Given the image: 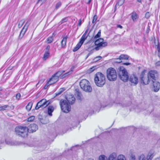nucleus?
I'll return each mask as SVG.
<instances>
[{"mask_svg":"<svg viewBox=\"0 0 160 160\" xmlns=\"http://www.w3.org/2000/svg\"><path fill=\"white\" fill-rule=\"evenodd\" d=\"M94 81L96 85L99 87H102L105 83V78L104 74L100 72L95 75Z\"/></svg>","mask_w":160,"mask_h":160,"instance_id":"f257e3e1","label":"nucleus"},{"mask_svg":"<svg viewBox=\"0 0 160 160\" xmlns=\"http://www.w3.org/2000/svg\"><path fill=\"white\" fill-rule=\"evenodd\" d=\"M107 77L110 81H115L117 77V73L115 70L112 68L108 69L107 70Z\"/></svg>","mask_w":160,"mask_h":160,"instance_id":"f03ea898","label":"nucleus"},{"mask_svg":"<svg viewBox=\"0 0 160 160\" xmlns=\"http://www.w3.org/2000/svg\"><path fill=\"white\" fill-rule=\"evenodd\" d=\"M81 88L86 92H91L92 88L89 81L86 79L82 80L79 83Z\"/></svg>","mask_w":160,"mask_h":160,"instance_id":"7ed1b4c3","label":"nucleus"},{"mask_svg":"<svg viewBox=\"0 0 160 160\" xmlns=\"http://www.w3.org/2000/svg\"><path fill=\"white\" fill-rule=\"evenodd\" d=\"M15 132L18 135L22 137H27L28 133V128L21 126L16 127L15 128Z\"/></svg>","mask_w":160,"mask_h":160,"instance_id":"20e7f679","label":"nucleus"},{"mask_svg":"<svg viewBox=\"0 0 160 160\" xmlns=\"http://www.w3.org/2000/svg\"><path fill=\"white\" fill-rule=\"evenodd\" d=\"M118 75L120 79L124 82L127 81L128 79V73L123 67H120L119 68Z\"/></svg>","mask_w":160,"mask_h":160,"instance_id":"39448f33","label":"nucleus"},{"mask_svg":"<svg viewBox=\"0 0 160 160\" xmlns=\"http://www.w3.org/2000/svg\"><path fill=\"white\" fill-rule=\"evenodd\" d=\"M60 105L62 111L65 113H68L71 110V107L66 100H61L60 102Z\"/></svg>","mask_w":160,"mask_h":160,"instance_id":"423d86ee","label":"nucleus"},{"mask_svg":"<svg viewBox=\"0 0 160 160\" xmlns=\"http://www.w3.org/2000/svg\"><path fill=\"white\" fill-rule=\"evenodd\" d=\"M146 72V71L144 70L142 72L140 75L141 82V83L143 85L148 84L150 82L149 76L145 74Z\"/></svg>","mask_w":160,"mask_h":160,"instance_id":"0eeeda50","label":"nucleus"},{"mask_svg":"<svg viewBox=\"0 0 160 160\" xmlns=\"http://www.w3.org/2000/svg\"><path fill=\"white\" fill-rule=\"evenodd\" d=\"M49 101H47L45 99L41 100L37 103L35 107L36 109H38L40 108H44L46 107L49 104Z\"/></svg>","mask_w":160,"mask_h":160,"instance_id":"6e6552de","label":"nucleus"},{"mask_svg":"<svg viewBox=\"0 0 160 160\" xmlns=\"http://www.w3.org/2000/svg\"><path fill=\"white\" fill-rule=\"evenodd\" d=\"M87 34L84 33L82 35L80 39V41L78 43L77 45L73 49L74 52L77 51L81 46L85 40L87 39L88 35H87Z\"/></svg>","mask_w":160,"mask_h":160,"instance_id":"1a4fd4ad","label":"nucleus"},{"mask_svg":"<svg viewBox=\"0 0 160 160\" xmlns=\"http://www.w3.org/2000/svg\"><path fill=\"white\" fill-rule=\"evenodd\" d=\"M38 129V126L34 123H32L29 125L28 128V132L32 133L35 132Z\"/></svg>","mask_w":160,"mask_h":160,"instance_id":"9d476101","label":"nucleus"},{"mask_svg":"<svg viewBox=\"0 0 160 160\" xmlns=\"http://www.w3.org/2000/svg\"><path fill=\"white\" fill-rule=\"evenodd\" d=\"M148 76L152 79V81H156L158 76V73L156 70H151L148 73Z\"/></svg>","mask_w":160,"mask_h":160,"instance_id":"9b49d317","label":"nucleus"},{"mask_svg":"<svg viewBox=\"0 0 160 160\" xmlns=\"http://www.w3.org/2000/svg\"><path fill=\"white\" fill-rule=\"evenodd\" d=\"M66 98L70 104H72L75 102V99L72 95L67 94L66 96Z\"/></svg>","mask_w":160,"mask_h":160,"instance_id":"f8f14e48","label":"nucleus"},{"mask_svg":"<svg viewBox=\"0 0 160 160\" xmlns=\"http://www.w3.org/2000/svg\"><path fill=\"white\" fill-rule=\"evenodd\" d=\"M128 79L129 81L134 85L137 84L138 83V78L135 75L132 74L130 76L129 78H128Z\"/></svg>","mask_w":160,"mask_h":160,"instance_id":"ddd939ff","label":"nucleus"},{"mask_svg":"<svg viewBox=\"0 0 160 160\" xmlns=\"http://www.w3.org/2000/svg\"><path fill=\"white\" fill-rule=\"evenodd\" d=\"M28 26H26V24L24 25L21 31L20 34L18 36V39H21L23 37L25 33L26 32L28 29Z\"/></svg>","mask_w":160,"mask_h":160,"instance_id":"4468645a","label":"nucleus"},{"mask_svg":"<svg viewBox=\"0 0 160 160\" xmlns=\"http://www.w3.org/2000/svg\"><path fill=\"white\" fill-rule=\"evenodd\" d=\"M153 82L154 91L155 92H158L160 88V83L159 82L156 81H152Z\"/></svg>","mask_w":160,"mask_h":160,"instance_id":"2eb2a0df","label":"nucleus"},{"mask_svg":"<svg viewBox=\"0 0 160 160\" xmlns=\"http://www.w3.org/2000/svg\"><path fill=\"white\" fill-rule=\"evenodd\" d=\"M118 156L117 153L112 152L109 155L108 157V160H117Z\"/></svg>","mask_w":160,"mask_h":160,"instance_id":"dca6fc26","label":"nucleus"},{"mask_svg":"<svg viewBox=\"0 0 160 160\" xmlns=\"http://www.w3.org/2000/svg\"><path fill=\"white\" fill-rule=\"evenodd\" d=\"M58 80L59 78L58 77L56 76L54 74L48 82V84H53L56 82Z\"/></svg>","mask_w":160,"mask_h":160,"instance_id":"f3484780","label":"nucleus"},{"mask_svg":"<svg viewBox=\"0 0 160 160\" xmlns=\"http://www.w3.org/2000/svg\"><path fill=\"white\" fill-rule=\"evenodd\" d=\"M129 56L127 55L121 54L119 58L116 59L117 60H119V61H117V63H120L122 62V60H128L129 58Z\"/></svg>","mask_w":160,"mask_h":160,"instance_id":"a211bd4d","label":"nucleus"},{"mask_svg":"<svg viewBox=\"0 0 160 160\" xmlns=\"http://www.w3.org/2000/svg\"><path fill=\"white\" fill-rule=\"evenodd\" d=\"M6 143L10 146H16L19 145L18 143L15 141H13L11 140H5Z\"/></svg>","mask_w":160,"mask_h":160,"instance_id":"6ab92c4d","label":"nucleus"},{"mask_svg":"<svg viewBox=\"0 0 160 160\" xmlns=\"http://www.w3.org/2000/svg\"><path fill=\"white\" fill-rule=\"evenodd\" d=\"M124 0H119L115 6L114 10L119 9L120 7L124 3Z\"/></svg>","mask_w":160,"mask_h":160,"instance_id":"aec40b11","label":"nucleus"},{"mask_svg":"<svg viewBox=\"0 0 160 160\" xmlns=\"http://www.w3.org/2000/svg\"><path fill=\"white\" fill-rule=\"evenodd\" d=\"M68 37L66 36L63 38L61 42V47L62 48H65L66 47L67 39Z\"/></svg>","mask_w":160,"mask_h":160,"instance_id":"412c9836","label":"nucleus"},{"mask_svg":"<svg viewBox=\"0 0 160 160\" xmlns=\"http://www.w3.org/2000/svg\"><path fill=\"white\" fill-rule=\"evenodd\" d=\"M54 110V107L52 106H49L48 108V114L50 116H52V113Z\"/></svg>","mask_w":160,"mask_h":160,"instance_id":"4be33fe9","label":"nucleus"},{"mask_svg":"<svg viewBox=\"0 0 160 160\" xmlns=\"http://www.w3.org/2000/svg\"><path fill=\"white\" fill-rule=\"evenodd\" d=\"M131 17L133 21H135L138 18V15L135 12L131 14Z\"/></svg>","mask_w":160,"mask_h":160,"instance_id":"5701e85b","label":"nucleus"},{"mask_svg":"<svg viewBox=\"0 0 160 160\" xmlns=\"http://www.w3.org/2000/svg\"><path fill=\"white\" fill-rule=\"evenodd\" d=\"M137 160H146L145 156L143 154L139 155L137 157Z\"/></svg>","mask_w":160,"mask_h":160,"instance_id":"b1692460","label":"nucleus"},{"mask_svg":"<svg viewBox=\"0 0 160 160\" xmlns=\"http://www.w3.org/2000/svg\"><path fill=\"white\" fill-rule=\"evenodd\" d=\"M103 38H100L99 39H96L95 42V45H100L103 42Z\"/></svg>","mask_w":160,"mask_h":160,"instance_id":"393cba45","label":"nucleus"},{"mask_svg":"<svg viewBox=\"0 0 160 160\" xmlns=\"http://www.w3.org/2000/svg\"><path fill=\"white\" fill-rule=\"evenodd\" d=\"M153 153L149 152L147 157V160H152L154 157Z\"/></svg>","mask_w":160,"mask_h":160,"instance_id":"a878e982","label":"nucleus"},{"mask_svg":"<svg viewBox=\"0 0 160 160\" xmlns=\"http://www.w3.org/2000/svg\"><path fill=\"white\" fill-rule=\"evenodd\" d=\"M32 102H30L26 106V108L28 111H29L30 110L32 107Z\"/></svg>","mask_w":160,"mask_h":160,"instance_id":"bb28decb","label":"nucleus"},{"mask_svg":"<svg viewBox=\"0 0 160 160\" xmlns=\"http://www.w3.org/2000/svg\"><path fill=\"white\" fill-rule=\"evenodd\" d=\"M98 160H108V158L105 155H101L99 157Z\"/></svg>","mask_w":160,"mask_h":160,"instance_id":"cd10ccee","label":"nucleus"},{"mask_svg":"<svg viewBox=\"0 0 160 160\" xmlns=\"http://www.w3.org/2000/svg\"><path fill=\"white\" fill-rule=\"evenodd\" d=\"M117 160H126L125 157L122 154H119L118 156Z\"/></svg>","mask_w":160,"mask_h":160,"instance_id":"c85d7f7f","label":"nucleus"},{"mask_svg":"<svg viewBox=\"0 0 160 160\" xmlns=\"http://www.w3.org/2000/svg\"><path fill=\"white\" fill-rule=\"evenodd\" d=\"M64 72L65 71H59L55 73L54 75H55L56 76L58 77L59 78L60 77H61V76L62 75V73Z\"/></svg>","mask_w":160,"mask_h":160,"instance_id":"c756f323","label":"nucleus"},{"mask_svg":"<svg viewBox=\"0 0 160 160\" xmlns=\"http://www.w3.org/2000/svg\"><path fill=\"white\" fill-rule=\"evenodd\" d=\"M64 90H65V89L64 88H61L59 90V91L56 93L55 96L56 97L59 96V95L61 94Z\"/></svg>","mask_w":160,"mask_h":160,"instance_id":"7c9ffc66","label":"nucleus"},{"mask_svg":"<svg viewBox=\"0 0 160 160\" xmlns=\"http://www.w3.org/2000/svg\"><path fill=\"white\" fill-rule=\"evenodd\" d=\"M75 95L77 96L78 99H80L81 97V92H79V91L78 90H76V92Z\"/></svg>","mask_w":160,"mask_h":160,"instance_id":"2f4dec72","label":"nucleus"},{"mask_svg":"<svg viewBox=\"0 0 160 160\" xmlns=\"http://www.w3.org/2000/svg\"><path fill=\"white\" fill-rule=\"evenodd\" d=\"M49 52H45L43 58V60H46L49 57Z\"/></svg>","mask_w":160,"mask_h":160,"instance_id":"473e14b6","label":"nucleus"},{"mask_svg":"<svg viewBox=\"0 0 160 160\" xmlns=\"http://www.w3.org/2000/svg\"><path fill=\"white\" fill-rule=\"evenodd\" d=\"M101 35V30H99L98 33L93 38V40H95L97 39L100 37Z\"/></svg>","mask_w":160,"mask_h":160,"instance_id":"72a5a7b5","label":"nucleus"},{"mask_svg":"<svg viewBox=\"0 0 160 160\" xmlns=\"http://www.w3.org/2000/svg\"><path fill=\"white\" fill-rule=\"evenodd\" d=\"M68 17H65L62 19V20L60 21L59 23L60 24H62L63 23L66 22L68 21Z\"/></svg>","mask_w":160,"mask_h":160,"instance_id":"f704fd0d","label":"nucleus"},{"mask_svg":"<svg viewBox=\"0 0 160 160\" xmlns=\"http://www.w3.org/2000/svg\"><path fill=\"white\" fill-rule=\"evenodd\" d=\"M25 22V20L24 19H22V20H21L19 23H18V27L19 28H21L22 26V25H23V24H24V23Z\"/></svg>","mask_w":160,"mask_h":160,"instance_id":"c9c22d12","label":"nucleus"},{"mask_svg":"<svg viewBox=\"0 0 160 160\" xmlns=\"http://www.w3.org/2000/svg\"><path fill=\"white\" fill-rule=\"evenodd\" d=\"M71 71L68 72L62 75L61 78H63L66 77L68 76L69 75L71 74Z\"/></svg>","mask_w":160,"mask_h":160,"instance_id":"e433bc0d","label":"nucleus"},{"mask_svg":"<svg viewBox=\"0 0 160 160\" xmlns=\"http://www.w3.org/2000/svg\"><path fill=\"white\" fill-rule=\"evenodd\" d=\"M97 12H96V13H95V15L93 16L92 21V23H96V21L98 18V17L97 15Z\"/></svg>","mask_w":160,"mask_h":160,"instance_id":"4c0bfd02","label":"nucleus"},{"mask_svg":"<svg viewBox=\"0 0 160 160\" xmlns=\"http://www.w3.org/2000/svg\"><path fill=\"white\" fill-rule=\"evenodd\" d=\"M8 107V105H4L3 106L0 107V110L1 111H3L5 110H6L7 108Z\"/></svg>","mask_w":160,"mask_h":160,"instance_id":"58836bf2","label":"nucleus"},{"mask_svg":"<svg viewBox=\"0 0 160 160\" xmlns=\"http://www.w3.org/2000/svg\"><path fill=\"white\" fill-rule=\"evenodd\" d=\"M53 40V37L51 36L48 37L47 39V42L48 43H51Z\"/></svg>","mask_w":160,"mask_h":160,"instance_id":"ea45409f","label":"nucleus"},{"mask_svg":"<svg viewBox=\"0 0 160 160\" xmlns=\"http://www.w3.org/2000/svg\"><path fill=\"white\" fill-rule=\"evenodd\" d=\"M35 119V116H31L28 118V122H32Z\"/></svg>","mask_w":160,"mask_h":160,"instance_id":"a19ab883","label":"nucleus"},{"mask_svg":"<svg viewBox=\"0 0 160 160\" xmlns=\"http://www.w3.org/2000/svg\"><path fill=\"white\" fill-rule=\"evenodd\" d=\"M102 57L101 56H98L95 58L93 59V61L94 62H96L100 60L102 58Z\"/></svg>","mask_w":160,"mask_h":160,"instance_id":"79ce46f5","label":"nucleus"},{"mask_svg":"<svg viewBox=\"0 0 160 160\" xmlns=\"http://www.w3.org/2000/svg\"><path fill=\"white\" fill-rule=\"evenodd\" d=\"M61 5V3L60 2H58L56 5L55 8L56 9H58V8L60 7Z\"/></svg>","mask_w":160,"mask_h":160,"instance_id":"37998d69","label":"nucleus"},{"mask_svg":"<svg viewBox=\"0 0 160 160\" xmlns=\"http://www.w3.org/2000/svg\"><path fill=\"white\" fill-rule=\"evenodd\" d=\"M107 45V43L106 42H102L101 44H100L101 47H105Z\"/></svg>","mask_w":160,"mask_h":160,"instance_id":"c03bdc74","label":"nucleus"},{"mask_svg":"<svg viewBox=\"0 0 160 160\" xmlns=\"http://www.w3.org/2000/svg\"><path fill=\"white\" fill-rule=\"evenodd\" d=\"M155 46L157 47L158 52H160V45H159L158 42V45H155Z\"/></svg>","mask_w":160,"mask_h":160,"instance_id":"a18cd8bd","label":"nucleus"},{"mask_svg":"<svg viewBox=\"0 0 160 160\" xmlns=\"http://www.w3.org/2000/svg\"><path fill=\"white\" fill-rule=\"evenodd\" d=\"M50 48V47L49 45H48L46 49L45 52H49V50Z\"/></svg>","mask_w":160,"mask_h":160,"instance_id":"49530a36","label":"nucleus"},{"mask_svg":"<svg viewBox=\"0 0 160 160\" xmlns=\"http://www.w3.org/2000/svg\"><path fill=\"white\" fill-rule=\"evenodd\" d=\"M96 45L97 46L94 49L97 51L99 49L101 48V47L100 45Z\"/></svg>","mask_w":160,"mask_h":160,"instance_id":"de8ad7c7","label":"nucleus"},{"mask_svg":"<svg viewBox=\"0 0 160 160\" xmlns=\"http://www.w3.org/2000/svg\"><path fill=\"white\" fill-rule=\"evenodd\" d=\"M150 16V14L149 12H147L146 13L145 15V17L147 18H149Z\"/></svg>","mask_w":160,"mask_h":160,"instance_id":"09e8293b","label":"nucleus"},{"mask_svg":"<svg viewBox=\"0 0 160 160\" xmlns=\"http://www.w3.org/2000/svg\"><path fill=\"white\" fill-rule=\"evenodd\" d=\"M20 97L21 94L19 93H17L16 96V98L18 100H19L20 99Z\"/></svg>","mask_w":160,"mask_h":160,"instance_id":"8fccbe9b","label":"nucleus"},{"mask_svg":"<svg viewBox=\"0 0 160 160\" xmlns=\"http://www.w3.org/2000/svg\"><path fill=\"white\" fill-rule=\"evenodd\" d=\"M131 158L132 160H136V157L134 155H132L131 156Z\"/></svg>","mask_w":160,"mask_h":160,"instance_id":"3c124183","label":"nucleus"},{"mask_svg":"<svg viewBox=\"0 0 160 160\" xmlns=\"http://www.w3.org/2000/svg\"><path fill=\"white\" fill-rule=\"evenodd\" d=\"M50 84H48V82L46 84V85L44 86V88L45 89H46L48 86L49 85H50Z\"/></svg>","mask_w":160,"mask_h":160,"instance_id":"603ef678","label":"nucleus"},{"mask_svg":"<svg viewBox=\"0 0 160 160\" xmlns=\"http://www.w3.org/2000/svg\"><path fill=\"white\" fill-rule=\"evenodd\" d=\"M156 66H160V61H158L156 62Z\"/></svg>","mask_w":160,"mask_h":160,"instance_id":"864d4df0","label":"nucleus"},{"mask_svg":"<svg viewBox=\"0 0 160 160\" xmlns=\"http://www.w3.org/2000/svg\"><path fill=\"white\" fill-rule=\"evenodd\" d=\"M82 24V21L81 19H80L79 21V22L78 24V25L79 26H80Z\"/></svg>","mask_w":160,"mask_h":160,"instance_id":"5fc2aeb1","label":"nucleus"},{"mask_svg":"<svg viewBox=\"0 0 160 160\" xmlns=\"http://www.w3.org/2000/svg\"><path fill=\"white\" fill-rule=\"evenodd\" d=\"M95 69V67H93L90 68V70L92 71H93Z\"/></svg>","mask_w":160,"mask_h":160,"instance_id":"6e6d98bb","label":"nucleus"},{"mask_svg":"<svg viewBox=\"0 0 160 160\" xmlns=\"http://www.w3.org/2000/svg\"><path fill=\"white\" fill-rule=\"evenodd\" d=\"M123 65H128L131 64L130 63L126 62V63H124L123 64Z\"/></svg>","mask_w":160,"mask_h":160,"instance_id":"4d7b16f0","label":"nucleus"},{"mask_svg":"<svg viewBox=\"0 0 160 160\" xmlns=\"http://www.w3.org/2000/svg\"><path fill=\"white\" fill-rule=\"evenodd\" d=\"M117 27L118 28H122V27L120 25H117Z\"/></svg>","mask_w":160,"mask_h":160,"instance_id":"13d9d810","label":"nucleus"},{"mask_svg":"<svg viewBox=\"0 0 160 160\" xmlns=\"http://www.w3.org/2000/svg\"><path fill=\"white\" fill-rule=\"evenodd\" d=\"M91 0H88V2H87V4H89L91 2Z\"/></svg>","mask_w":160,"mask_h":160,"instance_id":"bf43d9fd","label":"nucleus"},{"mask_svg":"<svg viewBox=\"0 0 160 160\" xmlns=\"http://www.w3.org/2000/svg\"><path fill=\"white\" fill-rule=\"evenodd\" d=\"M88 31V29H87L85 31V32H84L85 33L87 34Z\"/></svg>","mask_w":160,"mask_h":160,"instance_id":"052dcab7","label":"nucleus"},{"mask_svg":"<svg viewBox=\"0 0 160 160\" xmlns=\"http://www.w3.org/2000/svg\"><path fill=\"white\" fill-rule=\"evenodd\" d=\"M137 1L141 3L142 0H137Z\"/></svg>","mask_w":160,"mask_h":160,"instance_id":"680f3d73","label":"nucleus"},{"mask_svg":"<svg viewBox=\"0 0 160 160\" xmlns=\"http://www.w3.org/2000/svg\"><path fill=\"white\" fill-rule=\"evenodd\" d=\"M155 160H160V157L156 158Z\"/></svg>","mask_w":160,"mask_h":160,"instance_id":"e2e57ef3","label":"nucleus"},{"mask_svg":"<svg viewBox=\"0 0 160 160\" xmlns=\"http://www.w3.org/2000/svg\"><path fill=\"white\" fill-rule=\"evenodd\" d=\"M90 55V53H89L87 55V56L86 57V58H87L88 56Z\"/></svg>","mask_w":160,"mask_h":160,"instance_id":"0e129e2a","label":"nucleus"},{"mask_svg":"<svg viewBox=\"0 0 160 160\" xmlns=\"http://www.w3.org/2000/svg\"><path fill=\"white\" fill-rule=\"evenodd\" d=\"M39 83H40V82H38V83L36 84V87H37L38 86V85L39 84Z\"/></svg>","mask_w":160,"mask_h":160,"instance_id":"69168bd1","label":"nucleus"},{"mask_svg":"<svg viewBox=\"0 0 160 160\" xmlns=\"http://www.w3.org/2000/svg\"><path fill=\"white\" fill-rule=\"evenodd\" d=\"M117 58H115V60H117V61H116V62H117V61H119V60H117V59H117Z\"/></svg>","mask_w":160,"mask_h":160,"instance_id":"338daca9","label":"nucleus"},{"mask_svg":"<svg viewBox=\"0 0 160 160\" xmlns=\"http://www.w3.org/2000/svg\"><path fill=\"white\" fill-rule=\"evenodd\" d=\"M89 160H93V159H89Z\"/></svg>","mask_w":160,"mask_h":160,"instance_id":"774afa93","label":"nucleus"}]
</instances>
